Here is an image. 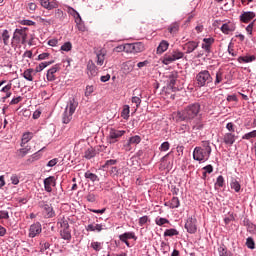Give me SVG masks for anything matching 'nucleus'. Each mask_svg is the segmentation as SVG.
Segmentation results:
<instances>
[{
    "mask_svg": "<svg viewBox=\"0 0 256 256\" xmlns=\"http://www.w3.org/2000/svg\"><path fill=\"white\" fill-rule=\"evenodd\" d=\"M199 113H201V104L193 103L186 106L183 110L176 112L174 119H176L177 123H181V121L191 123L193 119L199 117Z\"/></svg>",
    "mask_w": 256,
    "mask_h": 256,
    "instance_id": "nucleus-1",
    "label": "nucleus"
},
{
    "mask_svg": "<svg viewBox=\"0 0 256 256\" xmlns=\"http://www.w3.org/2000/svg\"><path fill=\"white\" fill-rule=\"evenodd\" d=\"M211 144L209 141H203L201 146H197L193 151V159L194 161H209V157H211Z\"/></svg>",
    "mask_w": 256,
    "mask_h": 256,
    "instance_id": "nucleus-2",
    "label": "nucleus"
},
{
    "mask_svg": "<svg viewBox=\"0 0 256 256\" xmlns=\"http://www.w3.org/2000/svg\"><path fill=\"white\" fill-rule=\"evenodd\" d=\"M195 81L196 87H207L209 83H213V77L211 76L209 70H202L196 75Z\"/></svg>",
    "mask_w": 256,
    "mask_h": 256,
    "instance_id": "nucleus-3",
    "label": "nucleus"
},
{
    "mask_svg": "<svg viewBox=\"0 0 256 256\" xmlns=\"http://www.w3.org/2000/svg\"><path fill=\"white\" fill-rule=\"evenodd\" d=\"M58 225H60V236L64 239V241H70L71 229H69V218H60L58 220Z\"/></svg>",
    "mask_w": 256,
    "mask_h": 256,
    "instance_id": "nucleus-4",
    "label": "nucleus"
},
{
    "mask_svg": "<svg viewBox=\"0 0 256 256\" xmlns=\"http://www.w3.org/2000/svg\"><path fill=\"white\" fill-rule=\"evenodd\" d=\"M29 28H17L13 34V41L14 43H21V45H25L27 43V35H28Z\"/></svg>",
    "mask_w": 256,
    "mask_h": 256,
    "instance_id": "nucleus-5",
    "label": "nucleus"
},
{
    "mask_svg": "<svg viewBox=\"0 0 256 256\" xmlns=\"http://www.w3.org/2000/svg\"><path fill=\"white\" fill-rule=\"evenodd\" d=\"M185 57V53L180 50H173L170 54H166L163 59L164 65H169L175 61H179V59H183Z\"/></svg>",
    "mask_w": 256,
    "mask_h": 256,
    "instance_id": "nucleus-6",
    "label": "nucleus"
},
{
    "mask_svg": "<svg viewBox=\"0 0 256 256\" xmlns=\"http://www.w3.org/2000/svg\"><path fill=\"white\" fill-rule=\"evenodd\" d=\"M125 133V130H117L115 128H110L108 135V143H117V141H119L123 137V135H125Z\"/></svg>",
    "mask_w": 256,
    "mask_h": 256,
    "instance_id": "nucleus-7",
    "label": "nucleus"
},
{
    "mask_svg": "<svg viewBox=\"0 0 256 256\" xmlns=\"http://www.w3.org/2000/svg\"><path fill=\"white\" fill-rule=\"evenodd\" d=\"M185 229L191 235L197 233V218L189 217L185 223Z\"/></svg>",
    "mask_w": 256,
    "mask_h": 256,
    "instance_id": "nucleus-8",
    "label": "nucleus"
},
{
    "mask_svg": "<svg viewBox=\"0 0 256 256\" xmlns=\"http://www.w3.org/2000/svg\"><path fill=\"white\" fill-rule=\"evenodd\" d=\"M42 231H43V228L41 227V223L36 222L30 226L28 237L33 239V238L37 237V235H41Z\"/></svg>",
    "mask_w": 256,
    "mask_h": 256,
    "instance_id": "nucleus-9",
    "label": "nucleus"
},
{
    "mask_svg": "<svg viewBox=\"0 0 256 256\" xmlns=\"http://www.w3.org/2000/svg\"><path fill=\"white\" fill-rule=\"evenodd\" d=\"M69 10L72 11L76 15L75 23L77 25L78 31H81L82 33H85V31L87 29L85 28V24L83 23V19H81V15L79 14V12H77V10H75L71 7H69Z\"/></svg>",
    "mask_w": 256,
    "mask_h": 256,
    "instance_id": "nucleus-10",
    "label": "nucleus"
},
{
    "mask_svg": "<svg viewBox=\"0 0 256 256\" xmlns=\"http://www.w3.org/2000/svg\"><path fill=\"white\" fill-rule=\"evenodd\" d=\"M213 43H215V38H204L202 43V49L209 55L211 53V47L213 46Z\"/></svg>",
    "mask_w": 256,
    "mask_h": 256,
    "instance_id": "nucleus-11",
    "label": "nucleus"
},
{
    "mask_svg": "<svg viewBox=\"0 0 256 256\" xmlns=\"http://www.w3.org/2000/svg\"><path fill=\"white\" fill-rule=\"evenodd\" d=\"M255 17H256L255 12H251V11L243 12L240 15V21L241 23H251V21H253Z\"/></svg>",
    "mask_w": 256,
    "mask_h": 256,
    "instance_id": "nucleus-12",
    "label": "nucleus"
},
{
    "mask_svg": "<svg viewBox=\"0 0 256 256\" xmlns=\"http://www.w3.org/2000/svg\"><path fill=\"white\" fill-rule=\"evenodd\" d=\"M61 69V65L59 64H56L54 65L52 68H50L48 71H47V74H46V79L47 81H55L56 77H55V74L57 73V71H59Z\"/></svg>",
    "mask_w": 256,
    "mask_h": 256,
    "instance_id": "nucleus-13",
    "label": "nucleus"
},
{
    "mask_svg": "<svg viewBox=\"0 0 256 256\" xmlns=\"http://www.w3.org/2000/svg\"><path fill=\"white\" fill-rule=\"evenodd\" d=\"M40 5L44 9H47L48 11L57 9V7H59V4L57 3V1H49V0H40Z\"/></svg>",
    "mask_w": 256,
    "mask_h": 256,
    "instance_id": "nucleus-14",
    "label": "nucleus"
},
{
    "mask_svg": "<svg viewBox=\"0 0 256 256\" xmlns=\"http://www.w3.org/2000/svg\"><path fill=\"white\" fill-rule=\"evenodd\" d=\"M197 47H199V42L189 41L183 45V50L185 51V53L190 54L193 53V51H195Z\"/></svg>",
    "mask_w": 256,
    "mask_h": 256,
    "instance_id": "nucleus-15",
    "label": "nucleus"
},
{
    "mask_svg": "<svg viewBox=\"0 0 256 256\" xmlns=\"http://www.w3.org/2000/svg\"><path fill=\"white\" fill-rule=\"evenodd\" d=\"M42 209L46 219H51L55 215V211L53 210V206H51V204H44Z\"/></svg>",
    "mask_w": 256,
    "mask_h": 256,
    "instance_id": "nucleus-16",
    "label": "nucleus"
},
{
    "mask_svg": "<svg viewBox=\"0 0 256 256\" xmlns=\"http://www.w3.org/2000/svg\"><path fill=\"white\" fill-rule=\"evenodd\" d=\"M77 107H79V102L75 98H72L68 101L65 109H67L70 114H74L77 110Z\"/></svg>",
    "mask_w": 256,
    "mask_h": 256,
    "instance_id": "nucleus-17",
    "label": "nucleus"
},
{
    "mask_svg": "<svg viewBox=\"0 0 256 256\" xmlns=\"http://www.w3.org/2000/svg\"><path fill=\"white\" fill-rule=\"evenodd\" d=\"M53 186H55V177L50 176L44 180V189L47 193H51V191H53Z\"/></svg>",
    "mask_w": 256,
    "mask_h": 256,
    "instance_id": "nucleus-18",
    "label": "nucleus"
},
{
    "mask_svg": "<svg viewBox=\"0 0 256 256\" xmlns=\"http://www.w3.org/2000/svg\"><path fill=\"white\" fill-rule=\"evenodd\" d=\"M103 229H105V225L103 224H88L86 226V231H91V232H96V233H101V231H103Z\"/></svg>",
    "mask_w": 256,
    "mask_h": 256,
    "instance_id": "nucleus-19",
    "label": "nucleus"
},
{
    "mask_svg": "<svg viewBox=\"0 0 256 256\" xmlns=\"http://www.w3.org/2000/svg\"><path fill=\"white\" fill-rule=\"evenodd\" d=\"M141 143V136L136 135L129 138L128 143L125 145L126 151H131V145H139Z\"/></svg>",
    "mask_w": 256,
    "mask_h": 256,
    "instance_id": "nucleus-20",
    "label": "nucleus"
},
{
    "mask_svg": "<svg viewBox=\"0 0 256 256\" xmlns=\"http://www.w3.org/2000/svg\"><path fill=\"white\" fill-rule=\"evenodd\" d=\"M223 141L225 145H229L231 147V145L236 141V136L232 132H228L224 135Z\"/></svg>",
    "mask_w": 256,
    "mask_h": 256,
    "instance_id": "nucleus-21",
    "label": "nucleus"
},
{
    "mask_svg": "<svg viewBox=\"0 0 256 256\" xmlns=\"http://www.w3.org/2000/svg\"><path fill=\"white\" fill-rule=\"evenodd\" d=\"M221 31L224 35H229L232 31H235V24L228 22L221 26Z\"/></svg>",
    "mask_w": 256,
    "mask_h": 256,
    "instance_id": "nucleus-22",
    "label": "nucleus"
},
{
    "mask_svg": "<svg viewBox=\"0 0 256 256\" xmlns=\"http://www.w3.org/2000/svg\"><path fill=\"white\" fill-rule=\"evenodd\" d=\"M181 202L178 197H173L169 202L165 203V207H170V209H179Z\"/></svg>",
    "mask_w": 256,
    "mask_h": 256,
    "instance_id": "nucleus-23",
    "label": "nucleus"
},
{
    "mask_svg": "<svg viewBox=\"0 0 256 256\" xmlns=\"http://www.w3.org/2000/svg\"><path fill=\"white\" fill-rule=\"evenodd\" d=\"M168 49H169V42H167L166 40H162L159 46L157 47L156 53L158 55H162V53H165V51H167Z\"/></svg>",
    "mask_w": 256,
    "mask_h": 256,
    "instance_id": "nucleus-24",
    "label": "nucleus"
},
{
    "mask_svg": "<svg viewBox=\"0 0 256 256\" xmlns=\"http://www.w3.org/2000/svg\"><path fill=\"white\" fill-rule=\"evenodd\" d=\"M142 51H145V45H143V42L132 43V53H142Z\"/></svg>",
    "mask_w": 256,
    "mask_h": 256,
    "instance_id": "nucleus-25",
    "label": "nucleus"
},
{
    "mask_svg": "<svg viewBox=\"0 0 256 256\" xmlns=\"http://www.w3.org/2000/svg\"><path fill=\"white\" fill-rule=\"evenodd\" d=\"M33 139V132H25L22 135V140H21V147H25L27 145V142L31 141Z\"/></svg>",
    "mask_w": 256,
    "mask_h": 256,
    "instance_id": "nucleus-26",
    "label": "nucleus"
},
{
    "mask_svg": "<svg viewBox=\"0 0 256 256\" xmlns=\"http://www.w3.org/2000/svg\"><path fill=\"white\" fill-rule=\"evenodd\" d=\"M179 27H180L179 22H174L170 24L168 26V33H170V35H177V33H179Z\"/></svg>",
    "mask_w": 256,
    "mask_h": 256,
    "instance_id": "nucleus-27",
    "label": "nucleus"
},
{
    "mask_svg": "<svg viewBox=\"0 0 256 256\" xmlns=\"http://www.w3.org/2000/svg\"><path fill=\"white\" fill-rule=\"evenodd\" d=\"M34 75H37V72H35V70H33V68L27 69L23 73V77H24V79H26V81H33Z\"/></svg>",
    "mask_w": 256,
    "mask_h": 256,
    "instance_id": "nucleus-28",
    "label": "nucleus"
},
{
    "mask_svg": "<svg viewBox=\"0 0 256 256\" xmlns=\"http://www.w3.org/2000/svg\"><path fill=\"white\" fill-rule=\"evenodd\" d=\"M119 239L122 241V243H127L128 239H135V233L125 232L119 236Z\"/></svg>",
    "mask_w": 256,
    "mask_h": 256,
    "instance_id": "nucleus-29",
    "label": "nucleus"
},
{
    "mask_svg": "<svg viewBox=\"0 0 256 256\" xmlns=\"http://www.w3.org/2000/svg\"><path fill=\"white\" fill-rule=\"evenodd\" d=\"M71 119H73V114H71V112L67 111V109H65L64 113L62 114V122L67 125L69 123H71Z\"/></svg>",
    "mask_w": 256,
    "mask_h": 256,
    "instance_id": "nucleus-30",
    "label": "nucleus"
},
{
    "mask_svg": "<svg viewBox=\"0 0 256 256\" xmlns=\"http://www.w3.org/2000/svg\"><path fill=\"white\" fill-rule=\"evenodd\" d=\"M53 63H55V61H49V62H41L38 66H36L35 68V73H41V71H43V69H45L46 67H49V65H53Z\"/></svg>",
    "mask_w": 256,
    "mask_h": 256,
    "instance_id": "nucleus-31",
    "label": "nucleus"
},
{
    "mask_svg": "<svg viewBox=\"0 0 256 256\" xmlns=\"http://www.w3.org/2000/svg\"><path fill=\"white\" fill-rule=\"evenodd\" d=\"M96 64L102 67L105 63V52L100 51L96 54Z\"/></svg>",
    "mask_w": 256,
    "mask_h": 256,
    "instance_id": "nucleus-32",
    "label": "nucleus"
},
{
    "mask_svg": "<svg viewBox=\"0 0 256 256\" xmlns=\"http://www.w3.org/2000/svg\"><path fill=\"white\" fill-rule=\"evenodd\" d=\"M256 57L254 55L252 56H240L238 57V63H253L255 61Z\"/></svg>",
    "mask_w": 256,
    "mask_h": 256,
    "instance_id": "nucleus-33",
    "label": "nucleus"
},
{
    "mask_svg": "<svg viewBox=\"0 0 256 256\" xmlns=\"http://www.w3.org/2000/svg\"><path fill=\"white\" fill-rule=\"evenodd\" d=\"M19 157H25V155L31 153V146H25L22 147L17 151Z\"/></svg>",
    "mask_w": 256,
    "mask_h": 256,
    "instance_id": "nucleus-34",
    "label": "nucleus"
},
{
    "mask_svg": "<svg viewBox=\"0 0 256 256\" xmlns=\"http://www.w3.org/2000/svg\"><path fill=\"white\" fill-rule=\"evenodd\" d=\"M219 256H235L233 252L229 251L227 248L220 246L218 248Z\"/></svg>",
    "mask_w": 256,
    "mask_h": 256,
    "instance_id": "nucleus-35",
    "label": "nucleus"
},
{
    "mask_svg": "<svg viewBox=\"0 0 256 256\" xmlns=\"http://www.w3.org/2000/svg\"><path fill=\"white\" fill-rule=\"evenodd\" d=\"M1 39L4 43V45H9V39H11V35H9V30H3L1 34Z\"/></svg>",
    "mask_w": 256,
    "mask_h": 256,
    "instance_id": "nucleus-36",
    "label": "nucleus"
},
{
    "mask_svg": "<svg viewBox=\"0 0 256 256\" xmlns=\"http://www.w3.org/2000/svg\"><path fill=\"white\" fill-rule=\"evenodd\" d=\"M179 235V231L175 228L166 229L164 232V237H175Z\"/></svg>",
    "mask_w": 256,
    "mask_h": 256,
    "instance_id": "nucleus-37",
    "label": "nucleus"
},
{
    "mask_svg": "<svg viewBox=\"0 0 256 256\" xmlns=\"http://www.w3.org/2000/svg\"><path fill=\"white\" fill-rule=\"evenodd\" d=\"M230 185H231V189H234L236 193H239V191H241V184H239V181H237V179L232 178Z\"/></svg>",
    "mask_w": 256,
    "mask_h": 256,
    "instance_id": "nucleus-38",
    "label": "nucleus"
},
{
    "mask_svg": "<svg viewBox=\"0 0 256 256\" xmlns=\"http://www.w3.org/2000/svg\"><path fill=\"white\" fill-rule=\"evenodd\" d=\"M95 155H97V152L95 151V149L88 148L85 151L84 157H85V159H93V157H95Z\"/></svg>",
    "mask_w": 256,
    "mask_h": 256,
    "instance_id": "nucleus-39",
    "label": "nucleus"
},
{
    "mask_svg": "<svg viewBox=\"0 0 256 256\" xmlns=\"http://www.w3.org/2000/svg\"><path fill=\"white\" fill-rule=\"evenodd\" d=\"M175 83H177V73L174 72L169 76V87L173 89L175 87Z\"/></svg>",
    "mask_w": 256,
    "mask_h": 256,
    "instance_id": "nucleus-40",
    "label": "nucleus"
},
{
    "mask_svg": "<svg viewBox=\"0 0 256 256\" xmlns=\"http://www.w3.org/2000/svg\"><path fill=\"white\" fill-rule=\"evenodd\" d=\"M13 88V80H10L4 87L1 89V93H9Z\"/></svg>",
    "mask_w": 256,
    "mask_h": 256,
    "instance_id": "nucleus-41",
    "label": "nucleus"
},
{
    "mask_svg": "<svg viewBox=\"0 0 256 256\" xmlns=\"http://www.w3.org/2000/svg\"><path fill=\"white\" fill-rule=\"evenodd\" d=\"M85 177L86 179H90V181H93V182L99 181V177L96 174H93L89 171L85 173Z\"/></svg>",
    "mask_w": 256,
    "mask_h": 256,
    "instance_id": "nucleus-42",
    "label": "nucleus"
},
{
    "mask_svg": "<svg viewBox=\"0 0 256 256\" xmlns=\"http://www.w3.org/2000/svg\"><path fill=\"white\" fill-rule=\"evenodd\" d=\"M129 113H130L129 105H125L122 110L121 117H123V119H129Z\"/></svg>",
    "mask_w": 256,
    "mask_h": 256,
    "instance_id": "nucleus-43",
    "label": "nucleus"
},
{
    "mask_svg": "<svg viewBox=\"0 0 256 256\" xmlns=\"http://www.w3.org/2000/svg\"><path fill=\"white\" fill-rule=\"evenodd\" d=\"M71 49H73V44H71V42H65V43L61 46V51L69 52V51H71Z\"/></svg>",
    "mask_w": 256,
    "mask_h": 256,
    "instance_id": "nucleus-44",
    "label": "nucleus"
},
{
    "mask_svg": "<svg viewBox=\"0 0 256 256\" xmlns=\"http://www.w3.org/2000/svg\"><path fill=\"white\" fill-rule=\"evenodd\" d=\"M155 223L159 227H162V225H165L166 223H169V220L167 218H156Z\"/></svg>",
    "mask_w": 256,
    "mask_h": 256,
    "instance_id": "nucleus-45",
    "label": "nucleus"
},
{
    "mask_svg": "<svg viewBox=\"0 0 256 256\" xmlns=\"http://www.w3.org/2000/svg\"><path fill=\"white\" fill-rule=\"evenodd\" d=\"M246 246L248 249H255V240H253L251 237H248L246 239Z\"/></svg>",
    "mask_w": 256,
    "mask_h": 256,
    "instance_id": "nucleus-46",
    "label": "nucleus"
},
{
    "mask_svg": "<svg viewBox=\"0 0 256 256\" xmlns=\"http://www.w3.org/2000/svg\"><path fill=\"white\" fill-rule=\"evenodd\" d=\"M103 244L101 242H92L91 247L94 249V251H101L103 249Z\"/></svg>",
    "mask_w": 256,
    "mask_h": 256,
    "instance_id": "nucleus-47",
    "label": "nucleus"
},
{
    "mask_svg": "<svg viewBox=\"0 0 256 256\" xmlns=\"http://www.w3.org/2000/svg\"><path fill=\"white\" fill-rule=\"evenodd\" d=\"M221 81H223V72L222 71H218L216 73V79H215V85H219V83H221Z\"/></svg>",
    "mask_w": 256,
    "mask_h": 256,
    "instance_id": "nucleus-48",
    "label": "nucleus"
},
{
    "mask_svg": "<svg viewBox=\"0 0 256 256\" xmlns=\"http://www.w3.org/2000/svg\"><path fill=\"white\" fill-rule=\"evenodd\" d=\"M256 137V130H254V131H252V132H249V133H246L243 137H242V139H247V140H249V139H253V138H255Z\"/></svg>",
    "mask_w": 256,
    "mask_h": 256,
    "instance_id": "nucleus-49",
    "label": "nucleus"
},
{
    "mask_svg": "<svg viewBox=\"0 0 256 256\" xmlns=\"http://www.w3.org/2000/svg\"><path fill=\"white\" fill-rule=\"evenodd\" d=\"M149 221V216H142L139 219V226L143 227Z\"/></svg>",
    "mask_w": 256,
    "mask_h": 256,
    "instance_id": "nucleus-50",
    "label": "nucleus"
},
{
    "mask_svg": "<svg viewBox=\"0 0 256 256\" xmlns=\"http://www.w3.org/2000/svg\"><path fill=\"white\" fill-rule=\"evenodd\" d=\"M124 52L125 53H133L132 43L124 44Z\"/></svg>",
    "mask_w": 256,
    "mask_h": 256,
    "instance_id": "nucleus-51",
    "label": "nucleus"
},
{
    "mask_svg": "<svg viewBox=\"0 0 256 256\" xmlns=\"http://www.w3.org/2000/svg\"><path fill=\"white\" fill-rule=\"evenodd\" d=\"M171 147V144L169 142H163L160 146V151H169V148Z\"/></svg>",
    "mask_w": 256,
    "mask_h": 256,
    "instance_id": "nucleus-52",
    "label": "nucleus"
},
{
    "mask_svg": "<svg viewBox=\"0 0 256 256\" xmlns=\"http://www.w3.org/2000/svg\"><path fill=\"white\" fill-rule=\"evenodd\" d=\"M95 91V88L93 86H86L85 90V97L91 96V94Z\"/></svg>",
    "mask_w": 256,
    "mask_h": 256,
    "instance_id": "nucleus-53",
    "label": "nucleus"
},
{
    "mask_svg": "<svg viewBox=\"0 0 256 256\" xmlns=\"http://www.w3.org/2000/svg\"><path fill=\"white\" fill-rule=\"evenodd\" d=\"M253 27H255V20L246 27V31L249 35H253Z\"/></svg>",
    "mask_w": 256,
    "mask_h": 256,
    "instance_id": "nucleus-54",
    "label": "nucleus"
},
{
    "mask_svg": "<svg viewBox=\"0 0 256 256\" xmlns=\"http://www.w3.org/2000/svg\"><path fill=\"white\" fill-rule=\"evenodd\" d=\"M132 103H135L136 108L139 109L141 105V98L137 96L132 97Z\"/></svg>",
    "mask_w": 256,
    "mask_h": 256,
    "instance_id": "nucleus-55",
    "label": "nucleus"
},
{
    "mask_svg": "<svg viewBox=\"0 0 256 256\" xmlns=\"http://www.w3.org/2000/svg\"><path fill=\"white\" fill-rule=\"evenodd\" d=\"M16 201L19 205H26V203L29 201L27 197H18L16 198Z\"/></svg>",
    "mask_w": 256,
    "mask_h": 256,
    "instance_id": "nucleus-56",
    "label": "nucleus"
},
{
    "mask_svg": "<svg viewBox=\"0 0 256 256\" xmlns=\"http://www.w3.org/2000/svg\"><path fill=\"white\" fill-rule=\"evenodd\" d=\"M225 183V178H223V176H218L217 180H216V185H218V187H223Z\"/></svg>",
    "mask_w": 256,
    "mask_h": 256,
    "instance_id": "nucleus-57",
    "label": "nucleus"
},
{
    "mask_svg": "<svg viewBox=\"0 0 256 256\" xmlns=\"http://www.w3.org/2000/svg\"><path fill=\"white\" fill-rule=\"evenodd\" d=\"M204 173L203 176L205 177L207 175V173H213V166L211 164L205 166L204 168Z\"/></svg>",
    "mask_w": 256,
    "mask_h": 256,
    "instance_id": "nucleus-58",
    "label": "nucleus"
},
{
    "mask_svg": "<svg viewBox=\"0 0 256 256\" xmlns=\"http://www.w3.org/2000/svg\"><path fill=\"white\" fill-rule=\"evenodd\" d=\"M12 185H19V176L13 174L10 178Z\"/></svg>",
    "mask_w": 256,
    "mask_h": 256,
    "instance_id": "nucleus-59",
    "label": "nucleus"
},
{
    "mask_svg": "<svg viewBox=\"0 0 256 256\" xmlns=\"http://www.w3.org/2000/svg\"><path fill=\"white\" fill-rule=\"evenodd\" d=\"M21 101H23V97L18 96L11 100L10 105H17L18 103H21Z\"/></svg>",
    "mask_w": 256,
    "mask_h": 256,
    "instance_id": "nucleus-60",
    "label": "nucleus"
},
{
    "mask_svg": "<svg viewBox=\"0 0 256 256\" xmlns=\"http://www.w3.org/2000/svg\"><path fill=\"white\" fill-rule=\"evenodd\" d=\"M40 245H41V249L40 250L42 252L47 251V249H49V247H51L49 242H41Z\"/></svg>",
    "mask_w": 256,
    "mask_h": 256,
    "instance_id": "nucleus-61",
    "label": "nucleus"
},
{
    "mask_svg": "<svg viewBox=\"0 0 256 256\" xmlns=\"http://www.w3.org/2000/svg\"><path fill=\"white\" fill-rule=\"evenodd\" d=\"M57 163H59V159L54 158V159L50 160V161L47 163V167H55V165H57Z\"/></svg>",
    "mask_w": 256,
    "mask_h": 256,
    "instance_id": "nucleus-62",
    "label": "nucleus"
},
{
    "mask_svg": "<svg viewBox=\"0 0 256 256\" xmlns=\"http://www.w3.org/2000/svg\"><path fill=\"white\" fill-rule=\"evenodd\" d=\"M87 201H89V203H95L96 201V197H95V194H88L87 197H86Z\"/></svg>",
    "mask_w": 256,
    "mask_h": 256,
    "instance_id": "nucleus-63",
    "label": "nucleus"
},
{
    "mask_svg": "<svg viewBox=\"0 0 256 256\" xmlns=\"http://www.w3.org/2000/svg\"><path fill=\"white\" fill-rule=\"evenodd\" d=\"M0 217H1V219H9V212L5 211V210H1Z\"/></svg>",
    "mask_w": 256,
    "mask_h": 256,
    "instance_id": "nucleus-64",
    "label": "nucleus"
}]
</instances>
